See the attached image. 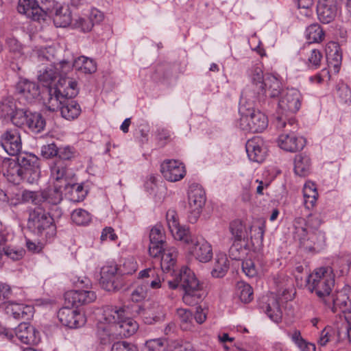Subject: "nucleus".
Wrapping results in <instances>:
<instances>
[{
    "mask_svg": "<svg viewBox=\"0 0 351 351\" xmlns=\"http://www.w3.org/2000/svg\"><path fill=\"white\" fill-rule=\"evenodd\" d=\"M44 191H24L22 193L21 198L25 202L32 203L34 205H41L43 203L45 204L46 201L45 197Z\"/></svg>",
    "mask_w": 351,
    "mask_h": 351,
    "instance_id": "45",
    "label": "nucleus"
},
{
    "mask_svg": "<svg viewBox=\"0 0 351 351\" xmlns=\"http://www.w3.org/2000/svg\"><path fill=\"white\" fill-rule=\"evenodd\" d=\"M40 176V168L22 171V181L24 180L29 184H34L38 180Z\"/></svg>",
    "mask_w": 351,
    "mask_h": 351,
    "instance_id": "56",
    "label": "nucleus"
},
{
    "mask_svg": "<svg viewBox=\"0 0 351 351\" xmlns=\"http://www.w3.org/2000/svg\"><path fill=\"white\" fill-rule=\"evenodd\" d=\"M3 167L6 169L3 175L9 182L19 184L22 181V169L19 160L5 159Z\"/></svg>",
    "mask_w": 351,
    "mask_h": 351,
    "instance_id": "29",
    "label": "nucleus"
},
{
    "mask_svg": "<svg viewBox=\"0 0 351 351\" xmlns=\"http://www.w3.org/2000/svg\"><path fill=\"white\" fill-rule=\"evenodd\" d=\"M16 93L20 102L26 104L35 101L40 95V90L38 85L35 82L21 79L16 85Z\"/></svg>",
    "mask_w": 351,
    "mask_h": 351,
    "instance_id": "15",
    "label": "nucleus"
},
{
    "mask_svg": "<svg viewBox=\"0 0 351 351\" xmlns=\"http://www.w3.org/2000/svg\"><path fill=\"white\" fill-rule=\"evenodd\" d=\"M206 193L202 186L192 184L188 193L189 219L195 223L199 217L206 203Z\"/></svg>",
    "mask_w": 351,
    "mask_h": 351,
    "instance_id": "10",
    "label": "nucleus"
},
{
    "mask_svg": "<svg viewBox=\"0 0 351 351\" xmlns=\"http://www.w3.org/2000/svg\"><path fill=\"white\" fill-rule=\"evenodd\" d=\"M32 311L31 306L15 302H8L5 307L6 314L17 319L24 318L28 313H32Z\"/></svg>",
    "mask_w": 351,
    "mask_h": 351,
    "instance_id": "34",
    "label": "nucleus"
},
{
    "mask_svg": "<svg viewBox=\"0 0 351 351\" xmlns=\"http://www.w3.org/2000/svg\"><path fill=\"white\" fill-rule=\"evenodd\" d=\"M188 252L202 263H207L213 257L211 245L203 237H193L188 247Z\"/></svg>",
    "mask_w": 351,
    "mask_h": 351,
    "instance_id": "14",
    "label": "nucleus"
},
{
    "mask_svg": "<svg viewBox=\"0 0 351 351\" xmlns=\"http://www.w3.org/2000/svg\"><path fill=\"white\" fill-rule=\"evenodd\" d=\"M60 110L62 117L68 120L77 118L81 112L80 105L75 101L69 99H66Z\"/></svg>",
    "mask_w": 351,
    "mask_h": 351,
    "instance_id": "37",
    "label": "nucleus"
},
{
    "mask_svg": "<svg viewBox=\"0 0 351 351\" xmlns=\"http://www.w3.org/2000/svg\"><path fill=\"white\" fill-rule=\"evenodd\" d=\"M114 323L106 322L104 317L97 324V335L102 344H108L114 341L118 335L116 327L112 325Z\"/></svg>",
    "mask_w": 351,
    "mask_h": 351,
    "instance_id": "27",
    "label": "nucleus"
},
{
    "mask_svg": "<svg viewBox=\"0 0 351 351\" xmlns=\"http://www.w3.org/2000/svg\"><path fill=\"white\" fill-rule=\"evenodd\" d=\"M229 269V261L224 254L216 256L211 275L214 278L223 277Z\"/></svg>",
    "mask_w": 351,
    "mask_h": 351,
    "instance_id": "35",
    "label": "nucleus"
},
{
    "mask_svg": "<svg viewBox=\"0 0 351 351\" xmlns=\"http://www.w3.org/2000/svg\"><path fill=\"white\" fill-rule=\"evenodd\" d=\"M324 302L335 313L338 311L345 312L351 311V287L346 286L336 292L335 295H330Z\"/></svg>",
    "mask_w": 351,
    "mask_h": 351,
    "instance_id": "12",
    "label": "nucleus"
},
{
    "mask_svg": "<svg viewBox=\"0 0 351 351\" xmlns=\"http://www.w3.org/2000/svg\"><path fill=\"white\" fill-rule=\"evenodd\" d=\"M280 147L285 151L294 152L302 149L304 146V140L297 138L293 134L283 133L278 138Z\"/></svg>",
    "mask_w": 351,
    "mask_h": 351,
    "instance_id": "30",
    "label": "nucleus"
},
{
    "mask_svg": "<svg viewBox=\"0 0 351 351\" xmlns=\"http://www.w3.org/2000/svg\"><path fill=\"white\" fill-rule=\"evenodd\" d=\"M249 76L252 82L256 86L258 89L263 88L265 77L262 67L259 65L253 66L249 71Z\"/></svg>",
    "mask_w": 351,
    "mask_h": 351,
    "instance_id": "48",
    "label": "nucleus"
},
{
    "mask_svg": "<svg viewBox=\"0 0 351 351\" xmlns=\"http://www.w3.org/2000/svg\"><path fill=\"white\" fill-rule=\"evenodd\" d=\"M244 250L241 241H234L229 250V255L232 259L239 260L241 258Z\"/></svg>",
    "mask_w": 351,
    "mask_h": 351,
    "instance_id": "62",
    "label": "nucleus"
},
{
    "mask_svg": "<svg viewBox=\"0 0 351 351\" xmlns=\"http://www.w3.org/2000/svg\"><path fill=\"white\" fill-rule=\"evenodd\" d=\"M230 232L234 241H241L245 237V226L240 221H232L230 225Z\"/></svg>",
    "mask_w": 351,
    "mask_h": 351,
    "instance_id": "51",
    "label": "nucleus"
},
{
    "mask_svg": "<svg viewBox=\"0 0 351 351\" xmlns=\"http://www.w3.org/2000/svg\"><path fill=\"white\" fill-rule=\"evenodd\" d=\"M148 288L144 284L139 285L131 293V300L138 302L144 300L147 295Z\"/></svg>",
    "mask_w": 351,
    "mask_h": 351,
    "instance_id": "57",
    "label": "nucleus"
},
{
    "mask_svg": "<svg viewBox=\"0 0 351 351\" xmlns=\"http://www.w3.org/2000/svg\"><path fill=\"white\" fill-rule=\"evenodd\" d=\"M18 160L20 162L22 171L40 168L39 159L34 154L19 156Z\"/></svg>",
    "mask_w": 351,
    "mask_h": 351,
    "instance_id": "47",
    "label": "nucleus"
},
{
    "mask_svg": "<svg viewBox=\"0 0 351 351\" xmlns=\"http://www.w3.org/2000/svg\"><path fill=\"white\" fill-rule=\"evenodd\" d=\"M180 286L184 290L183 302L188 305L197 303L203 297L202 285L194 272L186 267L181 268L180 273Z\"/></svg>",
    "mask_w": 351,
    "mask_h": 351,
    "instance_id": "5",
    "label": "nucleus"
},
{
    "mask_svg": "<svg viewBox=\"0 0 351 351\" xmlns=\"http://www.w3.org/2000/svg\"><path fill=\"white\" fill-rule=\"evenodd\" d=\"M58 317L62 325L71 328L84 325L85 317L83 314L70 308H62L58 313Z\"/></svg>",
    "mask_w": 351,
    "mask_h": 351,
    "instance_id": "20",
    "label": "nucleus"
},
{
    "mask_svg": "<svg viewBox=\"0 0 351 351\" xmlns=\"http://www.w3.org/2000/svg\"><path fill=\"white\" fill-rule=\"evenodd\" d=\"M254 232V236H252V242L253 245H256L257 246H260L262 245L264 237V226H253L251 229V232Z\"/></svg>",
    "mask_w": 351,
    "mask_h": 351,
    "instance_id": "61",
    "label": "nucleus"
},
{
    "mask_svg": "<svg viewBox=\"0 0 351 351\" xmlns=\"http://www.w3.org/2000/svg\"><path fill=\"white\" fill-rule=\"evenodd\" d=\"M51 2L53 4V0H19L17 10L27 18L40 21L46 16L45 7Z\"/></svg>",
    "mask_w": 351,
    "mask_h": 351,
    "instance_id": "11",
    "label": "nucleus"
},
{
    "mask_svg": "<svg viewBox=\"0 0 351 351\" xmlns=\"http://www.w3.org/2000/svg\"><path fill=\"white\" fill-rule=\"evenodd\" d=\"M16 108L15 102L11 97L4 99L0 104V117L9 119Z\"/></svg>",
    "mask_w": 351,
    "mask_h": 351,
    "instance_id": "49",
    "label": "nucleus"
},
{
    "mask_svg": "<svg viewBox=\"0 0 351 351\" xmlns=\"http://www.w3.org/2000/svg\"><path fill=\"white\" fill-rule=\"evenodd\" d=\"M137 313L148 324L161 321L165 316L164 307L157 302H151L144 307H139Z\"/></svg>",
    "mask_w": 351,
    "mask_h": 351,
    "instance_id": "19",
    "label": "nucleus"
},
{
    "mask_svg": "<svg viewBox=\"0 0 351 351\" xmlns=\"http://www.w3.org/2000/svg\"><path fill=\"white\" fill-rule=\"evenodd\" d=\"M302 95L294 88L282 91L278 103V117L275 125L278 130L292 132L297 128L294 114L299 110L302 104Z\"/></svg>",
    "mask_w": 351,
    "mask_h": 351,
    "instance_id": "1",
    "label": "nucleus"
},
{
    "mask_svg": "<svg viewBox=\"0 0 351 351\" xmlns=\"http://www.w3.org/2000/svg\"><path fill=\"white\" fill-rule=\"evenodd\" d=\"M116 265H107L101 268L100 284L108 291H116L122 287V282L117 276Z\"/></svg>",
    "mask_w": 351,
    "mask_h": 351,
    "instance_id": "16",
    "label": "nucleus"
},
{
    "mask_svg": "<svg viewBox=\"0 0 351 351\" xmlns=\"http://www.w3.org/2000/svg\"><path fill=\"white\" fill-rule=\"evenodd\" d=\"M311 159L308 156L301 154H298L294 160V171L295 173L300 176H306L311 170Z\"/></svg>",
    "mask_w": 351,
    "mask_h": 351,
    "instance_id": "36",
    "label": "nucleus"
},
{
    "mask_svg": "<svg viewBox=\"0 0 351 351\" xmlns=\"http://www.w3.org/2000/svg\"><path fill=\"white\" fill-rule=\"evenodd\" d=\"M51 175L57 182L63 180L66 174V167L61 162H56L51 167Z\"/></svg>",
    "mask_w": 351,
    "mask_h": 351,
    "instance_id": "55",
    "label": "nucleus"
},
{
    "mask_svg": "<svg viewBox=\"0 0 351 351\" xmlns=\"http://www.w3.org/2000/svg\"><path fill=\"white\" fill-rule=\"evenodd\" d=\"M104 19L103 13L97 8H92L89 14V20L87 21L83 18H79L75 25L77 27H80L84 32L91 30L95 24L100 23Z\"/></svg>",
    "mask_w": 351,
    "mask_h": 351,
    "instance_id": "33",
    "label": "nucleus"
},
{
    "mask_svg": "<svg viewBox=\"0 0 351 351\" xmlns=\"http://www.w3.org/2000/svg\"><path fill=\"white\" fill-rule=\"evenodd\" d=\"M306 37L309 43H319L324 39V33L319 24L313 23L306 28Z\"/></svg>",
    "mask_w": 351,
    "mask_h": 351,
    "instance_id": "46",
    "label": "nucleus"
},
{
    "mask_svg": "<svg viewBox=\"0 0 351 351\" xmlns=\"http://www.w3.org/2000/svg\"><path fill=\"white\" fill-rule=\"evenodd\" d=\"M58 150L57 156L62 160H71L77 155L75 149L69 145L60 147Z\"/></svg>",
    "mask_w": 351,
    "mask_h": 351,
    "instance_id": "60",
    "label": "nucleus"
},
{
    "mask_svg": "<svg viewBox=\"0 0 351 351\" xmlns=\"http://www.w3.org/2000/svg\"><path fill=\"white\" fill-rule=\"evenodd\" d=\"M335 278L334 271L331 267H317L308 275L306 286L311 292H314L324 301L326 298H330V294L335 286Z\"/></svg>",
    "mask_w": 351,
    "mask_h": 351,
    "instance_id": "3",
    "label": "nucleus"
},
{
    "mask_svg": "<svg viewBox=\"0 0 351 351\" xmlns=\"http://www.w3.org/2000/svg\"><path fill=\"white\" fill-rule=\"evenodd\" d=\"M96 294L93 291L72 290L65 293V300L72 306H80L93 302Z\"/></svg>",
    "mask_w": 351,
    "mask_h": 351,
    "instance_id": "25",
    "label": "nucleus"
},
{
    "mask_svg": "<svg viewBox=\"0 0 351 351\" xmlns=\"http://www.w3.org/2000/svg\"><path fill=\"white\" fill-rule=\"evenodd\" d=\"M161 172L164 178L170 182L182 179L186 173L183 164L176 160H169L161 165Z\"/></svg>",
    "mask_w": 351,
    "mask_h": 351,
    "instance_id": "18",
    "label": "nucleus"
},
{
    "mask_svg": "<svg viewBox=\"0 0 351 351\" xmlns=\"http://www.w3.org/2000/svg\"><path fill=\"white\" fill-rule=\"evenodd\" d=\"M246 152L249 158L257 162H262L267 155V148L263 140L259 136H255L246 143Z\"/></svg>",
    "mask_w": 351,
    "mask_h": 351,
    "instance_id": "21",
    "label": "nucleus"
},
{
    "mask_svg": "<svg viewBox=\"0 0 351 351\" xmlns=\"http://www.w3.org/2000/svg\"><path fill=\"white\" fill-rule=\"evenodd\" d=\"M138 278L143 280V284L153 289H157L162 287L165 278L160 271L154 267L147 268L141 271L138 274Z\"/></svg>",
    "mask_w": 351,
    "mask_h": 351,
    "instance_id": "26",
    "label": "nucleus"
},
{
    "mask_svg": "<svg viewBox=\"0 0 351 351\" xmlns=\"http://www.w3.org/2000/svg\"><path fill=\"white\" fill-rule=\"evenodd\" d=\"M53 88L65 99L73 98L78 94L77 82L72 78L61 76Z\"/></svg>",
    "mask_w": 351,
    "mask_h": 351,
    "instance_id": "28",
    "label": "nucleus"
},
{
    "mask_svg": "<svg viewBox=\"0 0 351 351\" xmlns=\"http://www.w3.org/2000/svg\"><path fill=\"white\" fill-rule=\"evenodd\" d=\"M160 267L162 271H169L176 265L178 251L174 247H163L162 250Z\"/></svg>",
    "mask_w": 351,
    "mask_h": 351,
    "instance_id": "32",
    "label": "nucleus"
},
{
    "mask_svg": "<svg viewBox=\"0 0 351 351\" xmlns=\"http://www.w3.org/2000/svg\"><path fill=\"white\" fill-rule=\"evenodd\" d=\"M71 219L77 225H85L90 221V216L86 210L79 208L72 213Z\"/></svg>",
    "mask_w": 351,
    "mask_h": 351,
    "instance_id": "53",
    "label": "nucleus"
},
{
    "mask_svg": "<svg viewBox=\"0 0 351 351\" xmlns=\"http://www.w3.org/2000/svg\"><path fill=\"white\" fill-rule=\"evenodd\" d=\"M292 290L288 289L279 290L278 295L271 293L268 298L265 306H263L265 313L274 322L278 323L282 319V310L280 305L293 299Z\"/></svg>",
    "mask_w": 351,
    "mask_h": 351,
    "instance_id": "9",
    "label": "nucleus"
},
{
    "mask_svg": "<svg viewBox=\"0 0 351 351\" xmlns=\"http://www.w3.org/2000/svg\"><path fill=\"white\" fill-rule=\"evenodd\" d=\"M73 67L84 73H92L96 71L97 65L93 60L85 56H80L75 59Z\"/></svg>",
    "mask_w": 351,
    "mask_h": 351,
    "instance_id": "41",
    "label": "nucleus"
},
{
    "mask_svg": "<svg viewBox=\"0 0 351 351\" xmlns=\"http://www.w3.org/2000/svg\"><path fill=\"white\" fill-rule=\"evenodd\" d=\"M44 193L47 206V204L58 205L62 200V186L58 183L54 184L53 187L45 190Z\"/></svg>",
    "mask_w": 351,
    "mask_h": 351,
    "instance_id": "42",
    "label": "nucleus"
},
{
    "mask_svg": "<svg viewBox=\"0 0 351 351\" xmlns=\"http://www.w3.org/2000/svg\"><path fill=\"white\" fill-rule=\"evenodd\" d=\"M27 113H29V110L16 108L14 112L11 115L9 119L11 120L13 124L16 126L21 127L25 125L28 116Z\"/></svg>",
    "mask_w": 351,
    "mask_h": 351,
    "instance_id": "54",
    "label": "nucleus"
},
{
    "mask_svg": "<svg viewBox=\"0 0 351 351\" xmlns=\"http://www.w3.org/2000/svg\"><path fill=\"white\" fill-rule=\"evenodd\" d=\"M240 112L239 126L242 130L256 133L261 132L267 128V117L261 111L253 108L245 109L241 106Z\"/></svg>",
    "mask_w": 351,
    "mask_h": 351,
    "instance_id": "7",
    "label": "nucleus"
},
{
    "mask_svg": "<svg viewBox=\"0 0 351 351\" xmlns=\"http://www.w3.org/2000/svg\"><path fill=\"white\" fill-rule=\"evenodd\" d=\"M337 93L338 97L344 103H348L351 100V91L348 86L344 83H340L337 86Z\"/></svg>",
    "mask_w": 351,
    "mask_h": 351,
    "instance_id": "59",
    "label": "nucleus"
},
{
    "mask_svg": "<svg viewBox=\"0 0 351 351\" xmlns=\"http://www.w3.org/2000/svg\"><path fill=\"white\" fill-rule=\"evenodd\" d=\"M44 104L48 110L54 112L60 109L66 99L53 87H49L43 97Z\"/></svg>",
    "mask_w": 351,
    "mask_h": 351,
    "instance_id": "31",
    "label": "nucleus"
},
{
    "mask_svg": "<svg viewBox=\"0 0 351 351\" xmlns=\"http://www.w3.org/2000/svg\"><path fill=\"white\" fill-rule=\"evenodd\" d=\"M283 90L282 84L279 77L276 75L267 74L265 77L263 88H261L258 93L274 98L280 96Z\"/></svg>",
    "mask_w": 351,
    "mask_h": 351,
    "instance_id": "24",
    "label": "nucleus"
},
{
    "mask_svg": "<svg viewBox=\"0 0 351 351\" xmlns=\"http://www.w3.org/2000/svg\"><path fill=\"white\" fill-rule=\"evenodd\" d=\"M236 295L243 303H249L253 300V290L252 287L243 282H238L236 285Z\"/></svg>",
    "mask_w": 351,
    "mask_h": 351,
    "instance_id": "43",
    "label": "nucleus"
},
{
    "mask_svg": "<svg viewBox=\"0 0 351 351\" xmlns=\"http://www.w3.org/2000/svg\"><path fill=\"white\" fill-rule=\"evenodd\" d=\"M28 226L38 234L47 239L52 238L56 234L53 219L48 216L44 209L39 207L29 210Z\"/></svg>",
    "mask_w": 351,
    "mask_h": 351,
    "instance_id": "6",
    "label": "nucleus"
},
{
    "mask_svg": "<svg viewBox=\"0 0 351 351\" xmlns=\"http://www.w3.org/2000/svg\"><path fill=\"white\" fill-rule=\"evenodd\" d=\"M295 237L306 249L312 250L322 246L325 242L324 233L319 230L321 220L317 215H309L307 221L302 217L294 220Z\"/></svg>",
    "mask_w": 351,
    "mask_h": 351,
    "instance_id": "2",
    "label": "nucleus"
},
{
    "mask_svg": "<svg viewBox=\"0 0 351 351\" xmlns=\"http://www.w3.org/2000/svg\"><path fill=\"white\" fill-rule=\"evenodd\" d=\"M25 125L32 132L38 133L43 130L45 126V120L38 112L29 111Z\"/></svg>",
    "mask_w": 351,
    "mask_h": 351,
    "instance_id": "40",
    "label": "nucleus"
},
{
    "mask_svg": "<svg viewBox=\"0 0 351 351\" xmlns=\"http://www.w3.org/2000/svg\"><path fill=\"white\" fill-rule=\"evenodd\" d=\"M177 315L180 319V327L184 330H191L194 328L193 315L190 310L178 308Z\"/></svg>",
    "mask_w": 351,
    "mask_h": 351,
    "instance_id": "44",
    "label": "nucleus"
},
{
    "mask_svg": "<svg viewBox=\"0 0 351 351\" xmlns=\"http://www.w3.org/2000/svg\"><path fill=\"white\" fill-rule=\"evenodd\" d=\"M111 351H137V348L132 343L118 341L113 344Z\"/></svg>",
    "mask_w": 351,
    "mask_h": 351,
    "instance_id": "64",
    "label": "nucleus"
},
{
    "mask_svg": "<svg viewBox=\"0 0 351 351\" xmlns=\"http://www.w3.org/2000/svg\"><path fill=\"white\" fill-rule=\"evenodd\" d=\"M165 235L160 226H156L152 228L149 234V253L153 257L160 256L163 247L167 246Z\"/></svg>",
    "mask_w": 351,
    "mask_h": 351,
    "instance_id": "22",
    "label": "nucleus"
},
{
    "mask_svg": "<svg viewBox=\"0 0 351 351\" xmlns=\"http://www.w3.org/2000/svg\"><path fill=\"white\" fill-rule=\"evenodd\" d=\"M319 20L323 23H329L337 13V0H319L317 6Z\"/></svg>",
    "mask_w": 351,
    "mask_h": 351,
    "instance_id": "23",
    "label": "nucleus"
},
{
    "mask_svg": "<svg viewBox=\"0 0 351 351\" xmlns=\"http://www.w3.org/2000/svg\"><path fill=\"white\" fill-rule=\"evenodd\" d=\"M46 14L53 18V23L57 27H66L71 24L73 16L67 5H60L58 3H47L45 7Z\"/></svg>",
    "mask_w": 351,
    "mask_h": 351,
    "instance_id": "13",
    "label": "nucleus"
},
{
    "mask_svg": "<svg viewBox=\"0 0 351 351\" xmlns=\"http://www.w3.org/2000/svg\"><path fill=\"white\" fill-rule=\"evenodd\" d=\"M1 144L9 155H17L22 148L21 136L17 130H9L5 132L1 138Z\"/></svg>",
    "mask_w": 351,
    "mask_h": 351,
    "instance_id": "17",
    "label": "nucleus"
},
{
    "mask_svg": "<svg viewBox=\"0 0 351 351\" xmlns=\"http://www.w3.org/2000/svg\"><path fill=\"white\" fill-rule=\"evenodd\" d=\"M340 336L341 332L339 330H337L330 326H326L322 330L317 342L320 346H325L330 342L336 344L340 341Z\"/></svg>",
    "mask_w": 351,
    "mask_h": 351,
    "instance_id": "38",
    "label": "nucleus"
},
{
    "mask_svg": "<svg viewBox=\"0 0 351 351\" xmlns=\"http://www.w3.org/2000/svg\"><path fill=\"white\" fill-rule=\"evenodd\" d=\"M58 76V68L54 64L49 65L46 69L38 76L40 82H43L48 85L51 84L55 78Z\"/></svg>",
    "mask_w": 351,
    "mask_h": 351,
    "instance_id": "52",
    "label": "nucleus"
},
{
    "mask_svg": "<svg viewBox=\"0 0 351 351\" xmlns=\"http://www.w3.org/2000/svg\"><path fill=\"white\" fill-rule=\"evenodd\" d=\"M304 204L307 209L312 208L317 201L318 193L312 182H307L303 188Z\"/></svg>",
    "mask_w": 351,
    "mask_h": 351,
    "instance_id": "39",
    "label": "nucleus"
},
{
    "mask_svg": "<svg viewBox=\"0 0 351 351\" xmlns=\"http://www.w3.org/2000/svg\"><path fill=\"white\" fill-rule=\"evenodd\" d=\"M124 307L108 306L104 309V318L106 322L114 323L118 335L128 337L133 335L138 328V324L132 318L125 314Z\"/></svg>",
    "mask_w": 351,
    "mask_h": 351,
    "instance_id": "4",
    "label": "nucleus"
},
{
    "mask_svg": "<svg viewBox=\"0 0 351 351\" xmlns=\"http://www.w3.org/2000/svg\"><path fill=\"white\" fill-rule=\"evenodd\" d=\"M145 347L147 351H164L165 349L163 341L160 339L147 341Z\"/></svg>",
    "mask_w": 351,
    "mask_h": 351,
    "instance_id": "63",
    "label": "nucleus"
},
{
    "mask_svg": "<svg viewBox=\"0 0 351 351\" xmlns=\"http://www.w3.org/2000/svg\"><path fill=\"white\" fill-rule=\"evenodd\" d=\"M0 332L5 335L9 340L14 342L18 339L21 343L27 345L37 344L40 341V333L36 328L27 323H21L13 332L6 328L0 330Z\"/></svg>",
    "mask_w": 351,
    "mask_h": 351,
    "instance_id": "8",
    "label": "nucleus"
},
{
    "mask_svg": "<svg viewBox=\"0 0 351 351\" xmlns=\"http://www.w3.org/2000/svg\"><path fill=\"white\" fill-rule=\"evenodd\" d=\"M3 254L13 261H17L23 258L24 250L6 247H3L2 251L0 250V256H1Z\"/></svg>",
    "mask_w": 351,
    "mask_h": 351,
    "instance_id": "58",
    "label": "nucleus"
},
{
    "mask_svg": "<svg viewBox=\"0 0 351 351\" xmlns=\"http://www.w3.org/2000/svg\"><path fill=\"white\" fill-rule=\"evenodd\" d=\"M170 232L175 239L181 241L184 243L190 244L191 239H193L190 236L189 230L180 224L175 228L171 229Z\"/></svg>",
    "mask_w": 351,
    "mask_h": 351,
    "instance_id": "50",
    "label": "nucleus"
}]
</instances>
